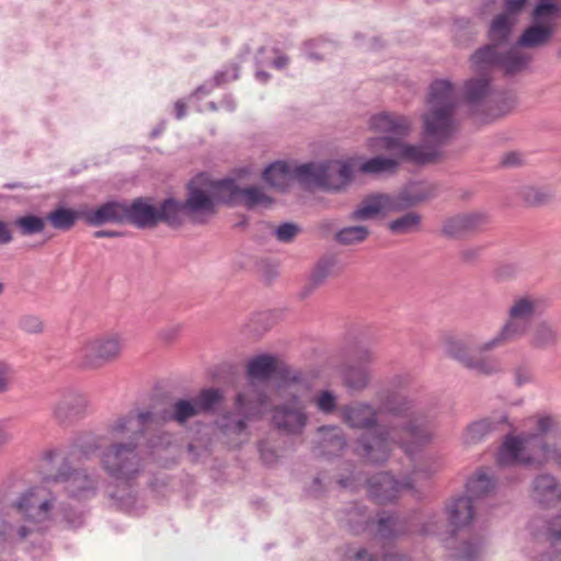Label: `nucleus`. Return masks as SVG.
Masks as SVG:
<instances>
[{"mask_svg":"<svg viewBox=\"0 0 561 561\" xmlns=\"http://www.w3.org/2000/svg\"><path fill=\"white\" fill-rule=\"evenodd\" d=\"M367 125L371 131L388 134V136L368 138L367 150L371 153L387 151L390 157L378 156L362 163L358 162V171L362 173H392L402 163L423 164L434 161L438 157V152L433 148L410 144L402 139L413 129V122L407 116L379 112L368 118Z\"/></svg>","mask_w":561,"mask_h":561,"instance_id":"f257e3e1","label":"nucleus"},{"mask_svg":"<svg viewBox=\"0 0 561 561\" xmlns=\"http://www.w3.org/2000/svg\"><path fill=\"white\" fill-rule=\"evenodd\" d=\"M529 434L507 436L497 453L502 466L519 463L541 468L556 465L561 469V426L550 414H538L527 419Z\"/></svg>","mask_w":561,"mask_h":561,"instance_id":"f03ea898","label":"nucleus"},{"mask_svg":"<svg viewBox=\"0 0 561 561\" xmlns=\"http://www.w3.org/2000/svg\"><path fill=\"white\" fill-rule=\"evenodd\" d=\"M456 95L450 82L435 81L431 87L426 112L422 117V135L430 141H443L455 129Z\"/></svg>","mask_w":561,"mask_h":561,"instance_id":"7ed1b4c3","label":"nucleus"},{"mask_svg":"<svg viewBox=\"0 0 561 561\" xmlns=\"http://www.w3.org/2000/svg\"><path fill=\"white\" fill-rule=\"evenodd\" d=\"M229 178L214 180L207 174H198L187 185L186 207L188 219L203 224L214 217L218 206L228 204Z\"/></svg>","mask_w":561,"mask_h":561,"instance_id":"20e7f679","label":"nucleus"},{"mask_svg":"<svg viewBox=\"0 0 561 561\" xmlns=\"http://www.w3.org/2000/svg\"><path fill=\"white\" fill-rule=\"evenodd\" d=\"M355 156L300 164L296 170L298 181L327 191L337 192L348 186L358 170Z\"/></svg>","mask_w":561,"mask_h":561,"instance_id":"39448f33","label":"nucleus"},{"mask_svg":"<svg viewBox=\"0 0 561 561\" xmlns=\"http://www.w3.org/2000/svg\"><path fill=\"white\" fill-rule=\"evenodd\" d=\"M276 399L287 403L273 410L272 422L276 428L285 434H299L307 425V415L299 401L307 391V386L296 378L284 379L271 389Z\"/></svg>","mask_w":561,"mask_h":561,"instance_id":"423d86ee","label":"nucleus"},{"mask_svg":"<svg viewBox=\"0 0 561 561\" xmlns=\"http://www.w3.org/2000/svg\"><path fill=\"white\" fill-rule=\"evenodd\" d=\"M427 198V194L420 184H411L396 195L373 194L363 198L351 214L357 221L383 218L390 214L401 211Z\"/></svg>","mask_w":561,"mask_h":561,"instance_id":"0eeeda50","label":"nucleus"},{"mask_svg":"<svg viewBox=\"0 0 561 561\" xmlns=\"http://www.w3.org/2000/svg\"><path fill=\"white\" fill-rule=\"evenodd\" d=\"M14 506L24 523L15 528L12 536L23 540L45 528L53 514L54 496L46 488L37 486L25 491Z\"/></svg>","mask_w":561,"mask_h":561,"instance_id":"6e6552de","label":"nucleus"},{"mask_svg":"<svg viewBox=\"0 0 561 561\" xmlns=\"http://www.w3.org/2000/svg\"><path fill=\"white\" fill-rule=\"evenodd\" d=\"M345 422L357 428H365L364 440L360 444V455L371 462L385 460L390 450V444L387 436L389 433L371 427L375 422V411L366 404L351 405L343 411Z\"/></svg>","mask_w":561,"mask_h":561,"instance_id":"1a4fd4ad","label":"nucleus"},{"mask_svg":"<svg viewBox=\"0 0 561 561\" xmlns=\"http://www.w3.org/2000/svg\"><path fill=\"white\" fill-rule=\"evenodd\" d=\"M123 351L124 336L118 332H106L85 339L78 355L83 367L100 369L118 360Z\"/></svg>","mask_w":561,"mask_h":561,"instance_id":"9d476101","label":"nucleus"},{"mask_svg":"<svg viewBox=\"0 0 561 561\" xmlns=\"http://www.w3.org/2000/svg\"><path fill=\"white\" fill-rule=\"evenodd\" d=\"M275 369L274 357L263 354L253 357L248 364L249 389L238 393L237 409L247 417L262 414V407L266 403L265 396L254 388L255 381L266 380Z\"/></svg>","mask_w":561,"mask_h":561,"instance_id":"9b49d317","label":"nucleus"},{"mask_svg":"<svg viewBox=\"0 0 561 561\" xmlns=\"http://www.w3.org/2000/svg\"><path fill=\"white\" fill-rule=\"evenodd\" d=\"M470 62L473 72L491 71L499 68L506 75H515L527 67L529 59L522 55L516 46L505 49L488 45L476 50L470 57Z\"/></svg>","mask_w":561,"mask_h":561,"instance_id":"f8f14e48","label":"nucleus"},{"mask_svg":"<svg viewBox=\"0 0 561 561\" xmlns=\"http://www.w3.org/2000/svg\"><path fill=\"white\" fill-rule=\"evenodd\" d=\"M538 307L539 299L531 296H520L514 299L508 310V320L502 330L486 341L481 348L492 350L507 341L523 336L527 331L528 320L535 314Z\"/></svg>","mask_w":561,"mask_h":561,"instance_id":"ddd939ff","label":"nucleus"},{"mask_svg":"<svg viewBox=\"0 0 561 561\" xmlns=\"http://www.w3.org/2000/svg\"><path fill=\"white\" fill-rule=\"evenodd\" d=\"M492 482L485 474H477L470 478L466 484L470 496L456 499L447 508L449 524L456 528L469 526L473 519V504L471 496H480L489 491Z\"/></svg>","mask_w":561,"mask_h":561,"instance_id":"4468645a","label":"nucleus"},{"mask_svg":"<svg viewBox=\"0 0 561 561\" xmlns=\"http://www.w3.org/2000/svg\"><path fill=\"white\" fill-rule=\"evenodd\" d=\"M485 342L477 345L474 348L471 347L470 342L463 337H447L445 340V351L446 353L463 363L466 366L473 368L483 374H491L499 369L497 365L493 362L483 363L476 362L471 356V352H484L481 346Z\"/></svg>","mask_w":561,"mask_h":561,"instance_id":"2eb2a0df","label":"nucleus"},{"mask_svg":"<svg viewBox=\"0 0 561 561\" xmlns=\"http://www.w3.org/2000/svg\"><path fill=\"white\" fill-rule=\"evenodd\" d=\"M103 467L110 474L124 478L138 470V457L134 448L117 445L107 450L102 459Z\"/></svg>","mask_w":561,"mask_h":561,"instance_id":"dca6fc26","label":"nucleus"},{"mask_svg":"<svg viewBox=\"0 0 561 561\" xmlns=\"http://www.w3.org/2000/svg\"><path fill=\"white\" fill-rule=\"evenodd\" d=\"M531 499L541 507L561 514V484L551 474L537 476L531 485Z\"/></svg>","mask_w":561,"mask_h":561,"instance_id":"f3484780","label":"nucleus"},{"mask_svg":"<svg viewBox=\"0 0 561 561\" xmlns=\"http://www.w3.org/2000/svg\"><path fill=\"white\" fill-rule=\"evenodd\" d=\"M228 205H243L248 208L267 207L273 199L261 188L250 186L241 188L234 179L229 178Z\"/></svg>","mask_w":561,"mask_h":561,"instance_id":"a211bd4d","label":"nucleus"},{"mask_svg":"<svg viewBox=\"0 0 561 561\" xmlns=\"http://www.w3.org/2000/svg\"><path fill=\"white\" fill-rule=\"evenodd\" d=\"M127 205L108 202L94 209L83 208V220L91 226H102L107 222H122L126 220Z\"/></svg>","mask_w":561,"mask_h":561,"instance_id":"6ab92c4d","label":"nucleus"},{"mask_svg":"<svg viewBox=\"0 0 561 561\" xmlns=\"http://www.w3.org/2000/svg\"><path fill=\"white\" fill-rule=\"evenodd\" d=\"M373 359L374 356L370 352L360 353L357 356V365L350 367L344 373L343 381L345 386L353 390L365 389L373 378V370L366 364L371 363Z\"/></svg>","mask_w":561,"mask_h":561,"instance_id":"aec40b11","label":"nucleus"},{"mask_svg":"<svg viewBox=\"0 0 561 561\" xmlns=\"http://www.w3.org/2000/svg\"><path fill=\"white\" fill-rule=\"evenodd\" d=\"M298 167L291 168L287 162L275 161L264 169L262 176L271 187L284 192L295 179L298 180L296 175Z\"/></svg>","mask_w":561,"mask_h":561,"instance_id":"412c9836","label":"nucleus"},{"mask_svg":"<svg viewBox=\"0 0 561 561\" xmlns=\"http://www.w3.org/2000/svg\"><path fill=\"white\" fill-rule=\"evenodd\" d=\"M126 220L141 228L154 226L160 222L158 206L149 201H136L127 206Z\"/></svg>","mask_w":561,"mask_h":561,"instance_id":"4be33fe9","label":"nucleus"},{"mask_svg":"<svg viewBox=\"0 0 561 561\" xmlns=\"http://www.w3.org/2000/svg\"><path fill=\"white\" fill-rule=\"evenodd\" d=\"M408 485L399 483L391 476L380 473L368 483L369 494L380 502L391 501Z\"/></svg>","mask_w":561,"mask_h":561,"instance_id":"5701e85b","label":"nucleus"},{"mask_svg":"<svg viewBox=\"0 0 561 561\" xmlns=\"http://www.w3.org/2000/svg\"><path fill=\"white\" fill-rule=\"evenodd\" d=\"M484 222L481 214H462L447 219L443 231L449 237H460L477 230Z\"/></svg>","mask_w":561,"mask_h":561,"instance_id":"b1692460","label":"nucleus"},{"mask_svg":"<svg viewBox=\"0 0 561 561\" xmlns=\"http://www.w3.org/2000/svg\"><path fill=\"white\" fill-rule=\"evenodd\" d=\"M553 25L533 22L520 34L517 46L537 48L547 45L553 36Z\"/></svg>","mask_w":561,"mask_h":561,"instance_id":"393cba45","label":"nucleus"},{"mask_svg":"<svg viewBox=\"0 0 561 561\" xmlns=\"http://www.w3.org/2000/svg\"><path fill=\"white\" fill-rule=\"evenodd\" d=\"M518 21L519 20L515 19L513 15H506L504 13L496 15L492 20L489 28V37L492 42L491 45L503 47V44L512 36Z\"/></svg>","mask_w":561,"mask_h":561,"instance_id":"a878e982","label":"nucleus"},{"mask_svg":"<svg viewBox=\"0 0 561 561\" xmlns=\"http://www.w3.org/2000/svg\"><path fill=\"white\" fill-rule=\"evenodd\" d=\"M56 230L68 231L75 227L79 219H83V208L76 210L66 206H58L46 218Z\"/></svg>","mask_w":561,"mask_h":561,"instance_id":"bb28decb","label":"nucleus"},{"mask_svg":"<svg viewBox=\"0 0 561 561\" xmlns=\"http://www.w3.org/2000/svg\"><path fill=\"white\" fill-rule=\"evenodd\" d=\"M474 73L478 75V77L467 81L463 88L462 96L468 103L480 102L491 91L490 71Z\"/></svg>","mask_w":561,"mask_h":561,"instance_id":"cd10ccee","label":"nucleus"},{"mask_svg":"<svg viewBox=\"0 0 561 561\" xmlns=\"http://www.w3.org/2000/svg\"><path fill=\"white\" fill-rule=\"evenodd\" d=\"M158 209L160 221H165L171 226L180 225L184 218H188L186 201L180 202L174 198H168L158 206Z\"/></svg>","mask_w":561,"mask_h":561,"instance_id":"c85d7f7f","label":"nucleus"},{"mask_svg":"<svg viewBox=\"0 0 561 561\" xmlns=\"http://www.w3.org/2000/svg\"><path fill=\"white\" fill-rule=\"evenodd\" d=\"M85 408V400L80 394H69L61 398L54 407L55 416L65 421L79 415Z\"/></svg>","mask_w":561,"mask_h":561,"instance_id":"c756f323","label":"nucleus"},{"mask_svg":"<svg viewBox=\"0 0 561 561\" xmlns=\"http://www.w3.org/2000/svg\"><path fill=\"white\" fill-rule=\"evenodd\" d=\"M421 216L415 211H410L388 224V229L394 234H407L420 229Z\"/></svg>","mask_w":561,"mask_h":561,"instance_id":"7c9ffc66","label":"nucleus"},{"mask_svg":"<svg viewBox=\"0 0 561 561\" xmlns=\"http://www.w3.org/2000/svg\"><path fill=\"white\" fill-rule=\"evenodd\" d=\"M560 15V7L549 0H539L534 9L533 19L540 24L553 25L556 30V21Z\"/></svg>","mask_w":561,"mask_h":561,"instance_id":"2f4dec72","label":"nucleus"},{"mask_svg":"<svg viewBox=\"0 0 561 561\" xmlns=\"http://www.w3.org/2000/svg\"><path fill=\"white\" fill-rule=\"evenodd\" d=\"M557 341V331L548 322L537 323L531 331L530 342L536 347H548Z\"/></svg>","mask_w":561,"mask_h":561,"instance_id":"473e14b6","label":"nucleus"},{"mask_svg":"<svg viewBox=\"0 0 561 561\" xmlns=\"http://www.w3.org/2000/svg\"><path fill=\"white\" fill-rule=\"evenodd\" d=\"M14 224L22 234L32 236L44 231L46 220L41 216L28 214L16 218Z\"/></svg>","mask_w":561,"mask_h":561,"instance_id":"72a5a7b5","label":"nucleus"},{"mask_svg":"<svg viewBox=\"0 0 561 561\" xmlns=\"http://www.w3.org/2000/svg\"><path fill=\"white\" fill-rule=\"evenodd\" d=\"M369 230L365 226H348L344 227L336 233V240L341 244L352 245L357 244L367 239Z\"/></svg>","mask_w":561,"mask_h":561,"instance_id":"f704fd0d","label":"nucleus"},{"mask_svg":"<svg viewBox=\"0 0 561 561\" xmlns=\"http://www.w3.org/2000/svg\"><path fill=\"white\" fill-rule=\"evenodd\" d=\"M255 58L259 65H272L276 69H283L288 65V57L283 54H279L273 48H261Z\"/></svg>","mask_w":561,"mask_h":561,"instance_id":"c9c22d12","label":"nucleus"},{"mask_svg":"<svg viewBox=\"0 0 561 561\" xmlns=\"http://www.w3.org/2000/svg\"><path fill=\"white\" fill-rule=\"evenodd\" d=\"M492 428L493 425L488 420L476 421L467 427L463 439L467 444L477 443L491 432Z\"/></svg>","mask_w":561,"mask_h":561,"instance_id":"e433bc0d","label":"nucleus"},{"mask_svg":"<svg viewBox=\"0 0 561 561\" xmlns=\"http://www.w3.org/2000/svg\"><path fill=\"white\" fill-rule=\"evenodd\" d=\"M198 413L201 412L196 400H181L173 407V419L181 423Z\"/></svg>","mask_w":561,"mask_h":561,"instance_id":"4c0bfd02","label":"nucleus"},{"mask_svg":"<svg viewBox=\"0 0 561 561\" xmlns=\"http://www.w3.org/2000/svg\"><path fill=\"white\" fill-rule=\"evenodd\" d=\"M546 536L551 547L561 552V514L556 515L548 522Z\"/></svg>","mask_w":561,"mask_h":561,"instance_id":"58836bf2","label":"nucleus"},{"mask_svg":"<svg viewBox=\"0 0 561 561\" xmlns=\"http://www.w3.org/2000/svg\"><path fill=\"white\" fill-rule=\"evenodd\" d=\"M195 400L198 404L199 412L209 411L221 402L222 394L217 389H207L202 391Z\"/></svg>","mask_w":561,"mask_h":561,"instance_id":"ea45409f","label":"nucleus"},{"mask_svg":"<svg viewBox=\"0 0 561 561\" xmlns=\"http://www.w3.org/2000/svg\"><path fill=\"white\" fill-rule=\"evenodd\" d=\"M314 403L320 411L330 413L336 407V397L333 392L324 390L314 398Z\"/></svg>","mask_w":561,"mask_h":561,"instance_id":"a19ab883","label":"nucleus"},{"mask_svg":"<svg viewBox=\"0 0 561 561\" xmlns=\"http://www.w3.org/2000/svg\"><path fill=\"white\" fill-rule=\"evenodd\" d=\"M13 368L5 362H0V393L8 392L12 385Z\"/></svg>","mask_w":561,"mask_h":561,"instance_id":"79ce46f5","label":"nucleus"},{"mask_svg":"<svg viewBox=\"0 0 561 561\" xmlns=\"http://www.w3.org/2000/svg\"><path fill=\"white\" fill-rule=\"evenodd\" d=\"M297 232L298 228L293 224H283L275 230L277 239L284 242L290 241Z\"/></svg>","mask_w":561,"mask_h":561,"instance_id":"37998d69","label":"nucleus"},{"mask_svg":"<svg viewBox=\"0 0 561 561\" xmlns=\"http://www.w3.org/2000/svg\"><path fill=\"white\" fill-rule=\"evenodd\" d=\"M526 0H504V14L513 15L519 20V13L524 8Z\"/></svg>","mask_w":561,"mask_h":561,"instance_id":"c03bdc74","label":"nucleus"},{"mask_svg":"<svg viewBox=\"0 0 561 561\" xmlns=\"http://www.w3.org/2000/svg\"><path fill=\"white\" fill-rule=\"evenodd\" d=\"M22 325L28 332H39L43 328L41 320L36 317H25Z\"/></svg>","mask_w":561,"mask_h":561,"instance_id":"a18cd8bd","label":"nucleus"},{"mask_svg":"<svg viewBox=\"0 0 561 561\" xmlns=\"http://www.w3.org/2000/svg\"><path fill=\"white\" fill-rule=\"evenodd\" d=\"M88 486V479L84 476L76 473L68 479V489L75 492L73 488L85 489Z\"/></svg>","mask_w":561,"mask_h":561,"instance_id":"49530a36","label":"nucleus"},{"mask_svg":"<svg viewBox=\"0 0 561 561\" xmlns=\"http://www.w3.org/2000/svg\"><path fill=\"white\" fill-rule=\"evenodd\" d=\"M515 382L518 386H524L533 380V375L527 368H518L515 370Z\"/></svg>","mask_w":561,"mask_h":561,"instance_id":"de8ad7c7","label":"nucleus"},{"mask_svg":"<svg viewBox=\"0 0 561 561\" xmlns=\"http://www.w3.org/2000/svg\"><path fill=\"white\" fill-rule=\"evenodd\" d=\"M12 440V434L7 422L0 421V450Z\"/></svg>","mask_w":561,"mask_h":561,"instance_id":"09e8293b","label":"nucleus"},{"mask_svg":"<svg viewBox=\"0 0 561 561\" xmlns=\"http://www.w3.org/2000/svg\"><path fill=\"white\" fill-rule=\"evenodd\" d=\"M12 240L10 228L4 221H0V244L9 243Z\"/></svg>","mask_w":561,"mask_h":561,"instance_id":"8fccbe9b","label":"nucleus"},{"mask_svg":"<svg viewBox=\"0 0 561 561\" xmlns=\"http://www.w3.org/2000/svg\"><path fill=\"white\" fill-rule=\"evenodd\" d=\"M238 78V72L234 68L227 70L225 73H220L217 77L218 82H225L227 80H234Z\"/></svg>","mask_w":561,"mask_h":561,"instance_id":"3c124183","label":"nucleus"},{"mask_svg":"<svg viewBox=\"0 0 561 561\" xmlns=\"http://www.w3.org/2000/svg\"><path fill=\"white\" fill-rule=\"evenodd\" d=\"M185 103L181 100L176 101L174 104L176 118H182L185 115Z\"/></svg>","mask_w":561,"mask_h":561,"instance_id":"603ef678","label":"nucleus"},{"mask_svg":"<svg viewBox=\"0 0 561 561\" xmlns=\"http://www.w3.org/2000/svg\"><path fill=\"white\" fill-rule=\"evenodd\" d=\"M224 427L231 430L233 432H241L243 428L242 421L234 422L233 424H224Z\"/></svg>","mask_w":561,"mask_h":561,"instance_id":"864d4df0","label":"nucleus"},{"mask_svg":"<svg viewBox=\"0 0 561 561\" xmlns=\"http://www.w3.org/2000/svg\"><path fill=\"white\" fill-rule=\"evenodd\" d=\"M325 276V272L323 271V268L321 267H318L313 274H312V278L316 280V282H320L322 278H324Z\"/></svg>","mask_w":561,"mask_h":561,"instance_id":"5fc2aeb1","label":"nucleus"},{"mask_svg":"<svg viewBox=\"0 0 561 561\" xmlns=\"http://www.w3.org/2000/svg\"><path fill=\"white\" fill-rule=\"evenodd\" d=\"M222 106L228 110V111H233L234 107H236V104L233 102V100L231 98H227L225 101H224V104Z\"/></svg>","mask_w":561,"mask_h":561,"instance_id":"6e6d98bb","label":"nucleus"},{"mask_svg":"<svg viewBox=\"0 0 561 561\" xmlns=\"http://www.w3.org/2000/svg\"><path fill=\"white\" fill-rule=\"evenodd\" d=\"M255 77L261 82H266L268 80V75L262 70H257Z\"/></svg>","mask_w":561,"mask_h":561,"instance_id":"4d7b16f0","label":"nucleus"},{"mask_svg":"<svg viewBox=\"0 0 561 561\" xmlns=\"http://www.w3.org/2000/svg\"><path fill=\"white\" fill-rule=\"evenodd\" d=\"M150 419H151V414H150V413H148V412H144V413H140V414L138 415V421H139V423H141V424L147 423Z\"/></svg>","mask_w":561,"mask_h":561,"instance_id":"13d9d810","label":"nucleus"},{"mask_svg":"<svg viewBox=\"0 0 561 561\" xmlns=\"http://www.w3.org/2000/svg\"><path fill=\"white\" fill-rule=\"evenodd\" d=\"M96 237H114L115 233L114 232H108V231H98L95 233Z\"/></svg>","mask_w":561,"mask_h":561,"instance_id":"bf43d9fd","label":"nucleus"},{"mask_svg":"<svg viewBox=\"0 0 561 561\" xmlns=\"http://www.w3.org/2000/svg\"><path fill=\"white\" fill-rule=\"evenodd\" d=\"M202 93H206V91H205V88H204V87H199V88L195 91V93L191 96V99H197V98H198V95H199V94H202Z\"/></svg>","mask_w":561,"mask_h":561,"instance_id":"052dcab7","label":"nucleus"},{"mask_svg":"<svg viewBox=\"0 0 561 561\" xmlns=\"http://www.w3.org/2000/svg\"><path fill=\"white\" fill-rule=\"evenodd\" d=\"M250 173L248 170H243L239 172V178L247 176Z\"/></svg>","mask_w":561,"mask_h":561,"instance_id":"680f3d73","label":"nucleus"},{"mask_svg":"<svg viewBox=\"0 0 561 561\" xmlns=\"http://www.w3.org/2000/svg\"><path fill=\"white\" fill-rule=\"evenodd\" d=\"M209 110H217L216 105L214 103H208Z\"/></svg>","mask_w":561,"mask_h":561,"instance_id":"e2e57ef3","label":"nucleus"},{"mask_svg":"<svg viewBox=\"0 0 561 561\" xmlns=\"http://www.w3.org/2000/svg\"><path fill=\"white\" fill-rule=\"evenodd\" d=\"M408 435L412 436V437H416V435L410 431H408Z\"/></svg>","mask_w":561,"mask_h":561,"instance_id":"0e129e2a","label":"nucleus"},{"mask_svg":"<svg viewBox=\"0 0 561 561\" xmlns=\"http://www.w3.org/2000/svg\"><path fill=\"white\" fill-rule=\"evenodd\" d=\"M3 291V285L0 283V294Z\"/></svg>","mask_w":561,"mask_h":561,"instance_id":"69168bd1","label":"nucleus"}]
</instances>
